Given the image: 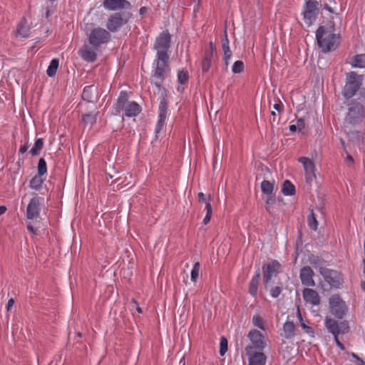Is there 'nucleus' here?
I'll return each instance as SVG.
<instances>
[{"instance_id": "52", "label": "nucleus", "mask_w": 365, "mask_h": 365, "mask_svg": "<svg viewBox=\"0 0 365 365\" xmlns=\"http://www.w3.org/2000/svg\"><path fill=\"white\" fill-rule=\"evenodd\" d=\"M130 304H133V307L135 308L136 311L139 314H141L143 312L142 309L140 308V307L139 306V304H138L135 299H131Z\"/></svg>"}, {"instance_id": "7", "label": "nucleus", "mask_w": 365, "mask_h": 365, "mask_svg": "<svg viewBox=\"0 0 365 365\" xmlns=\"http://www.w3.org/2000/svg\"><path fill=\"white\" fill-rule=\"evenodd\" d=\"M171 36L169 32L163 31L156 38L154 43V49L157 51V55H168V51L170 47Z\"/></svg>"}, {"instance_id": "55", "label": "nucleus", "mask_w": 365, "mask_h": 365, "mask_svg": "<svg viewBox=\"0 0 365 365\" xmlns=\"http://www.w3.org/2000/svg\"><path fill=\"white\" fill-rule=\"evenodd\" d=\"M205 210H206V214L212 215V205L210 202H206Z\"/></svg>"}, {"instance_id": "20", "label": "nucleus", "mask_w": 365, "mask_h": 365, "mask_svg": "<svg viewBox=\"0 0 365 365\" xmlns=\"http://www.w3.org/2000/svg\"><path fill=\"white\" fill-rule=\"evenodd\" d=\"M96 50L92 46L83 45L78 51L79 56L86 61L93 62L96 60Z\"/></svg>"}, {"instance_id": "6", "label": "nucleus", "mask_w": 365, "mask_h": 365, "mask_svg": "<svg viewBox=\"0 0 365 365\" xmlns=\"http://www.w3.org/2000/svg\"><path fill=\"white\" fill-rule=\"evenodd\" d=\"M89 43L96 49L101 47L102 44L107 43L111 39L110 33L101 27L93 29L88 35Z\"/></svg>"}, {"instance_id": "61", "label": "nucleus", "mask_w": 365, "mask_h": 365, "mask_svg": "<svg viewBox=\"0 0 365 365\" xmlns=\"http://www.w3.org/2000/svg\"><path fill=\"white\" fill-rule=\"evenodd\" d=\"M27 229L31 232L36 233V230H35L34 227L31 225H27Z\"/></svg>"}, {"instance_id": "28", "label": "nucleus", "mask_w": 365, "mask_h": 365, "mask_svg": "<svg viewBox=\"0 0 365 365\" xmlns=\"http://www.w3.org/2000/svg\"><path fill=\"white\" fill-rule=\"evenodd\" d=\"M325 325L329 331L334 336L339 335V323L336 320L327 318L325 320Z\"/></svg>"}, {"instance_id": "25", "label": "nucleus", "mask_w": 365, "mask_h": 365, "mask_svg": "<svg viewBox=\"0 0 365 365\" xmlns=\"http://www.w3.org/2000/svg\"><path fill=\"white\" fill-rule=\"evenodd\" d=\"M30 26L26 18H23L17 26V34L23 38L29 36Z\"/></svg>"}, {"instance_id": "17", "label": "nucleus", "mask_w": 365, "mask_h": 365, "mask_svg": "<svg viewBox=\"0 0 365 365\" xmlns=\"http://www.w3.org/2000/svg\"><path fill=\"white\" fill-rule=\"evenodd\" d=\"M103 7L110 11L130 9V3L127 0H103Z\"/></svg>"}, {"instance_id": "27", "label": "nucleus", "mask_w": 365, "mask_h": 365, "mask_svg": "<svg viewBox=\"0 0 365 365\" xmlns=\"http://www.w3.org/2000/svg\"><path fill=\"white\" fill-rule=\"evenodd\" d=\"M260 279V272L258 269L256 274L253 276L249 287V292L254 297L257 292L259 281Z\"/></svg>"}, {"instance_id": "12", "label": "nucleus", "mask_w": 365, "mask_h": 365, "mask_svg": "<svg viewBox=\"0 0 365 365\" xmlns=\"http://www.w3.org/2000/svg\"><path fill=\"white\" fill-rule=\"evenodd\" d=\"M319 3L316 0H308L304 10V19L308 25H311L316 19Z\"/></svg>"}, {"instance_id": "31", "label": "nucleus", "mask_w": 365, "mask_h": 365, "mask_svg": "<svg viewBox=\"0 0 365 365\" xmlns=\"http://www.w3.org/2000/svg\"><path fill=\"white\" fill-rule=\"evenodd\" d=\"M98 112L96 113H90L82 115V122L85 125L92 126L96 122V115Z\"/></svg>"}, {"instance_id": "8", "label": "nucleus", "mask_w": 365, "mask_h": 365, "mask_svg": "<svg viewBox=\"0 0 365 365\" xmlns=\"http://www.w3.org/2000/svg\"><path fill=\"white\" fill-rule=\"evenodd\" d=\"M330 310L332 314L339 319H342L346 314L347 307L345 302L338 294L329 298Z\"/></svg>"}, {"instance_id": "4", "label": "nucleus", "mask_w": 365, "mask_h": 365, "mask_svg": "<svg viewBox=\"0 0 365 365\" xmlns=\"http://www.w3.org/2000/svg\"><path fill=\"white\" fill-rule=\"evenodd\" d=\"M364 101L352 99L346 103L347 113L344 118L345 127L356 126L363 122L365 118Z\"/></svg>"}, {"instance_id": "41", "label": "nucleus", "mask_w": 365, "mask_h": 365, "mask_svg": "<svg viewBox=\"0 0 365 365\" xmlns=\"http://www.w3.org/2000/svg\"><path fill=\"white\" fill-rule=\"evenodd\" d=\"M245 65L242 61H237L234 63L232 71L234 73H240L244 71Z\"/></svg>"}, {"instance_id": "39", "label": "nucleus", "mask_w": 365, "mask_h": 365, "mask_svg": "<svg viewBox=\"0 0 365 365\" xmlns=\"http://www.w3.org/2000/svg\"><path fill=\"white\" fill-rule=\"evenodd\" d=\"M252 324L255 327H256L262 330H264V321L259 315L256 314V315L253 316Z\"/></svg>"}, {"instance_id": "13", "label": "nucleus", "mask_w": 365, "mask_h": 365, "mask_svg": "<svg viewBox=\"0 0 365 365\" xmlns=\"http://www.w3.org/2000/svg\"><path fill=\"white\" fill-rule=\"evenodd\" d=\"M280 268V264L277 260H273L267 265L263 266V282L266 289H269L268 284L272 275L277 272Z\"/></svg>"}, {"instance_id": "54", "label": "nucleus", "mask_w": 365, "mask_h": 365, "mask_svg": "<svg viewBox=\"0 0 365 365\" xmlns=\"http://www.w3.org/2000/svg\"><path fill=\"white\" fill-rule=\"evenodd\" d=\"M273 107H274V108L275 110H277V111L281 112V111H282V107H283V105H282V102H281L279 100H278V102H277V103H276L274 105V106H273Z\"/></svg>"}, {"instance_id": "38", "label": "nucleus", "mask_w": 365, "mask_h": 365, "mask_svg": "<svg viewBox=\"0 0 365 365\" xmlns=\"http://www.w3.org/2000/svg\"><path fill=\"white\" fill-rule=\"evenodd\" d=\"M47 172L46 162L43 158H40L38 163V175L43 176Z\"/></svg>"}, {"instance_id": "42", "label": "nucleus", "mask_w": 365, "mask_h": 365, "mask_svg": "<svg viewBox=\"0 0 365 365\" xmlns=\"http://www.w3.org/2000/svg\"><path fill=\"white\" fill-rule=\"evenodd\" d=\"M227 340L225 337L222 336L220 338V354L224 356L227 351Z\"/></svg>"}, {"instance_id": "10", "label": "nucleus", "mask_w": 365, "mask_h": 365, "mask_svg": "<svg viewBox=\"0 0 365 365\" xmlns=\"http://www.w3.org/2000/svg\"><path fill=\"white\" fill-rule=\"evenodd\" d=\"M319 272L324 280L331 287L338 288L341 285V277L340 273L337 271L320 267Z\"/></svg>"}, {"instance_id": "60", "label": "nucleus", "mask_w": 365, "mask_h": 365, "mask_svg": "<svg viewBox=\"0 0 365 365\" xmlns=\"http://www.w3.org/2000/svg\"><path fill=\"white\" fill-rule=\"evenodd\" d=\"M289 130L291 132H296L297 130H298V128L297 127V125L296 124H292V125H289Z\"/></svg>"}, {"instance_id": "1", "label": "nucleus", "mask_w": 365, "mask_h": 365, "mask_svg": "<svg viewBox=\"0 0 365 365\" xmlns=\"http://www.w3.org/2000/svg\"><path fill=\"white\" fill-rule=\"evenodd\" d=\"M168 71L163 68H156L152 76L151 83L162 91V96L159 104L158 120L155 127V133H158L163 128L167 117L168 101L166 100V90L162 87V84Z\"/></svg>"}, {"instance_id": "48", "label": "nucleus", "mask_w": 365, "mask_h": 365, "mask_svg": "<svg viewBox=\"0 0 365 365\" xmlns=\"http://www.w3.org/2000/svg\"><path fill=\"white\" fill-rule=\"evenodd\" d=\"M309 262L312 265L317 267L322 263V260L319 257L313 255L309 257Z\"/></svg>"}, {"instance_id": "64", "label": "nucleus", "mask_w": 365, "mask_h": 365, "mask_svg": "<svg viewBox=\"0 0 365 365\" xmlns=\"http://www.w3.org/2000/svg\"><path fill=\"white\" fill-rule=\"evenodd\" d=\"M271 115L273 116L272 121L275 122L276 121V113L274 111H272Z\"/></svg>"}, {"instance_id": "3", "label": "nucleus", "mask_w": 365, "mask_h": 365, "mask_svg": "<svg viewBox=\"0 0 365 365\" xmlns=\"http://www.w3.org/2000/svg\"><path fill=\"white\" fill-rule=\"evenodd\" d=\"M363 81V76L358 75L354 71H351L346 75V84L342 91V95L346 99H350L356 95H359L356 101H365V89L361 88Z\"/></svg>"}, {"instance_id": "62", "label": "nucleus", "mask_w": 365, "mask_h": 365, "mask_svg": "<svg viewBox=\"0 0 365 365\" xmlns=\"http://www.w3.org/2000/svg\"><path fill=\"white\" fill-rule=\"evenodd\" d=\"M140 11V15H143L144 14H145V13L147 12V8H146V7H145V6L141 7V8L140 9V11Z\"/></svg>"}, {"instance_id": "21", "label": "nucleus", "mask_w": 365, "mask_h": 365, "mask_svg": "<svg viewBox=\"0 0 365 365\" xmlns=\"http://www.w3.org/2000/svg\"><path fill=\"white\" fill-rule=\"evenodd\" d=\"M303 298L307 303L318 305L320 303L319 294L312 289L305 288L303 290Z\"/></svg>"}, {"instance_id": "56", "label": "nucleus", "mask_w": 365, "mask_h": 365, "mask_svg": "<svg viewBox=\"0 0 365 365\" xmlns=\"http://www.w3.org/2000/svg\"><path fill=\"white\" fill-rule=\"evenodd\" d=\"M198 200L200 202H205L206 197L203 192H199L197 195Z\"/></svg>"}, {"instance_id": "16", "label": "nucleus", "mask_w": 365, "mask_h": 365, "mask_svg": "<svg viewBox=\"0 0 365 365\" xmlns=\"http://www.w3.org/2000/svg\"><path fill=\"white\" fill-rule=\"evenodd\" d=\"M298 161L303 165L307 181H312L313 178H315V165L314 162L307 157H300Z\"/></svg>"}, {"instance_id": "58", "label": "nucleus", "mask_w": 365, "mask_h": 365, "mask_svg": "<svg viewBox=\"0 0 365 365\" xmlns=\"http://www.w3.org/2000/svg\"><path fill=\"white\" fill-rule=\"evenodd\" d=\"M211 216H212V215L206 214V215L203 220V223L205 225H207L210 221Z\"/></svg>"}, {"instance_id": "30", "label": "nucleus", "mask_w": 365, "mask_h": 365, "mask_svg": "<svg viewBox=\"0 0 365 365\" xmlns=\"http://www.w3.org/2000/svg\"><path fill=\"white\" fill-rule=\"evenodd\" d=\"M353 67L365 68V54L354 56L351 62Z\"/></svg>"}, {"instance_id": "32", "label": "nucleus", "mask_w": 365, "mask_h": 365, "mask_svg": "<svg viewBox=\"0 0 365 365\" xmlns=\"http://www.w3.org/2000/svg\"><path fill=\"white\" fill-rule=\"evenodd\" d=\"M262 192L267 195H273L274 185L269 180H263L261 183Z\"/></svg>"}, {"instance_id": "47", "label": "nucleus", "mask_w": 365, "mask_h": 365, "mask_svg": "<svg viewBox=\"0 0 365 365\" xmlns=\"http://www.w3.org/2000/svg\"><path fill=\"white\" fill-rule=\"evenodd\" d=\"M269 291L272 297L274 298H277L282 292V287L276 286L274 287L270 288Z\"/></svg>"}, {"instance_id": "15", "label": "nucleus", "mask_w": 365, "mask_h": 365, "mask_svg": "<svg viewBox=\"0 0 365 365\" xmlns=\"http://www.w3.org/2000/svg\"><path fill=\"white\" fill-rule=\"evenodd\" d=\"M43 199L34 197L31 199L26 209V216L28 219L36 218L39 215L40 204Z\"/></svg>"}, {"instance_id": "50", "label": "nucleus", "mask_w": 365, "mask_h": 365, "mask_svg": "<svg viewBox=\"0 0 365 365\" xmlns=\"http://www.w3.org/2000/svg\"><path fill=\"white\" fill-rule=\"evenodd\" d=\"M232 55V52L224 53L223 58H224L225 65L226 68H227V66L229 65V61L231 58Z\"/></svg>"}, {"instance_id": "51", "label": "nucleus", "mask_w": 365, "mask_h": 365, "mask_svg": "<svg viewBox=\"0 0 365 365\" xmlns=\"http://www.w3.org/2000/svg\"><path fill=\"white\" fill-rule=\"evenodd\" d=\"M296 125H297V127L299 131L303 130L305 127L304 120L302 118L298 119Z\"/></svg>"}, {"instance_id": "33", "label": "nucleus", "mask_w": 365, "mask_h": 365, "mask_svg": "<svg viewBox=\"0 0 365 365\" xmlns=\"http://www.w3.org/2000/svg\"><path fill=\"white\" fill-rule=\"evenodd\" d=\"M58 65H59L58 59L53 58L51 60V61L47 68V71H46V73L49 77H52L56 73Z\"/></svg>"}, {"instance_id": "24", "label": "nucleus", "mask_w": 365, "mask_h": 365, "mask_svg": "<svg viewBox=\"0 0 365 365\" xmlns=\"http://www.w3.org/2000/svg\"><path fill=\"white\" fill-rule=\"evenodd\" d=\"M295 335V325L292 322H287L283 326V330L281 336L286 339H292Z\"/></svg>"}, {"instance_id": "59", "label": "nucleus", "mask_w": 365, "mask_h": 365, "mask_svg": "<svg viewBox=\"0 0 365 365\" xmlns=\"http://www.w3.org/2000/svg\"><path fill=\"white\" fill-rule=\"evenodd\" d=\"M28 148H29V145H28L27 144H25V145H24L23 146H21V147L20 148V149H19V152H20L21 153H22V154H23V153H26V150H27V149H28Z\"/></svg>"}, {"instance_id": "46", "label": "nucleus", "mask_w": 365, "mask_h": 365, "mask_svg": "<svg viewBox=\"0 0 365 365\" xmlns=\"http://www.w3.org/2000/svg\"><path fill=\"white\" fill-rule=\"evenodd\" d=\"M275 202V196L273 195H267L266 200V205L265 208L267 211L270 212V207Z\"/></svg>"}, {"instance_id": "63", "label": "nucleus", "mask_w": 365, "mask_h": 365, "mask_svg": "<svg viewBox=\"0 0 365 365\" xmlns=\"http://www.w3.org/2000/svg\"><path fill=\"white\" fill-rule=\"evenodd\" d=\"M6 211V207L5 206H0V216L4 214Z\"/></svg>"}, {"instance_id": "2", "label": "nucleus", "mask_w": 365, "mask_h": 365, "mask_svg": "<svg viewBox=\"0 0 365 365\" xmlns=\"http://www.w3.org/2000/svg\"><path fill=\"white\" fill-rule=\"evenodd\" d=\"M334 26H320L316 31L319 47L324 53L335 50L339 44V36L334 34Z\"/></svg>"}, {"instance_id": "22", "label": "nucleus", "mask_w": 365, "mask_h": 365, "mask_svg": "<svg viewBox=\"0 0 365 365\" xmlns=\"http://www.w3.org/2000/svg\"><path fill=\"white\" fill-rule=\"evenodd\" d=\"M128 103V101L127 93L124 91L120 92L117 102L114 106L115 113L120 114L121 111L125 110Z\"/></svg>"}, {"instance_id": "5", "label": "nucleus", "mask_w": 365, "mask_h": 365, "mask_svg": "<svg viewBox=\"0 0 365 365\" xmlns=\"http://www.w3.org/2000/svg\"><path fill=\"white\" fill-rule=\"evenodd\" d=\"M132 14L129 11H119L112 14L109 16L106 26L107 30L110 33H115L120 29L128 24Z\"/></svg>"}, {"instance_id": "49", "label": "nucleus", "mask_w": 365, "mask_h": 365, "mask_svg": "<svg viewBox=\"0 0 365 365\" xmlns=\"http://www.w3.org/2000/svg\"><path fill=\"white\" fill-rule=\"evenodd\" d=\"M351 356L355 359L354 361L355 365H365L364 360L359 358L356 354L352 353Z\"/></svg>"}, {"instance_id": "29", "label": "nucleus", "mask_w": 365, "mask_h": 365, "mask_svg": "<svg viewBox=\"0 0 365 365\" xmlns=\"http://www.w3.org/2000/svg\"><path fill=\"white\" fill-rule=\"evenodd\" d=\"M282 192L284 195H293L295 194V187L289 180H286L283 182Z\"/></svg>"}, {"instance_id": "37", "label": "nucleus", "mask_w": 365, "mask_h": 365, "mask_svg": "<svg viewBox=\"0 0 365 365\" xmlns=\"http://www.w3.org/2000/svg\"><path fill=\"white\" fill-rule=\"evenodd\" d=\"M189 79L188 72L185 70H180L178 73V81L181 85H185Z\"/></svg>"}, {"instance_id": "14", "label": "nucleus", "mask_w": 365, "mask_h": 365, "mask_svg": "<svg viewBox=\"0 0 365 365\" xmlns=\"http://www.w3.org/2000/svg\"><path fill=\"white\" fill-rule=\"evenodd\" d=\"M215 50V44L210 41L209 46L205 51L204 57L202 61V71L203 73L209 71L214 58Z\"/></svg>"}, {"instance_id": "18", "label": "nucleus", "mask_w": 365, "mask_h": 365, "mask_svg": "<svg viewBox=\"0 0 365 365\" xmlns=\"http://www.w3.org/2000/svg\"><path fill=\"white\" fill-rule=\"evenodd\" d=\"M314 272L309 266L303 267L300 270V279L302 284L307 287H314L315 282L313 279Z\"/></svg>"}, {"instance_id": "57", "label": "nucleus", "mask_w": 365, "mask_h": 365, "mask_svg": "<svg viewBox=\"0 0 365 365\" xmlns=\"http://www.w3.org/2000/svg\"><path fill=\"white\" fill-rule=\"evenodd\" d=\"M14 304V299L11 298L9 301H8V303L6 304V310L8 312H9L11 309V307H13Z\"/></svg>"}, {"instance_id": "53", "label": "nucleus", "mask_w": 365, "mask_h": 365, "mask_svg": "<svg viewBox=\"0 0 365 365\" xmlns=\"http://www.w3.org/2000/svg\"><path fill=\"white\" fill-rule=\"evenodd\" d=\"M334 341H336V344L337 346L341 349V350H344L345 349L344 344L339 340L338 335H334Z\"/></svg>"}, {"instance_id": "40", "label": "nucleus", "mask_w": 365, "mask_h": 365, "mask_svg": "<svg viewBox=\"0 0 365 365\" xmlns=\"http://www.w3.org/2000/svg\"><path fill=\"white\" fill-rule=\"evenodd\" d=\"M200 269V262H197L195 263L191 271V280L194 282L197 281V279L199 276V272Z\"/></svg>"}, {"instance_id": "44", "label": "nucleus", "mask_w": 365, "mask_h": 365, "mask_svg": "<svg viewBox=\"0 0 365 365\" xmlns=\"http://www.w3.org/2000/svg\"><path fill=\"white\" fill-rule=\"evenodd\" d=\"M341 143L344 147V151L346 152V158H345L344 161L345 163L349 165V166H351L354 164V160L353 158V157L347 152V150H346V148H345V143H344V140L343 139H341Z\"/></svg>"}, {"instance_id": "43", "label": "nucleus", "mask_w": 365, "mask_h": 365, "mask_svg": "<svg viewBox=\"0 0 365 365\" xmlns=\"http://www.w3.org/2000/svg\"><path fill=\"white\" fill-rule=\"evenodd\" d=\"M222 47L223 53L232 52L229 46V39L227 38V31H225L224 38L222 40Z\"/></svg>"}, {"instance_id": "26", "label": "nucleus", "mask_w": 365, "mask_h": 365, "mask_svg": "<svg viewBox=\"0 0 365 365\" xmlns=\"http://www.w3.org/2000/svg\"><path fill=\"white\" fill-rule=\"evenodd\" d=\"M169 56L168 55H157V58L155 60V63L156 64V68H163L167 71H170V68L168 65Z\"/></svg>"}, {"instance_id": "36", "label": "nucleus", "mask_w": 365, "mask_h": 365, "mask_svg": "<svg viewBox=\"0 0 365 365\" xmlns=\"http://www.w3.org/2000/svg\"><path fill=\"white\" fill-rule=\"evenodd\" d=\"M43 147V140L38 138L36 140L34 147L31 149L30 153L32 155H37L39 154V151Z\"/></svg>"}, {"instance_id": "23", "label": "nucleus", "mask_w": 365, "mask_h": 365, "mask_svg": "<svg viewBox=\"0 0 365 365\" xmlns=\"http://www.w3.org/2000/svg\"><path fill=\"white\" fill-rule=\"evenodd\" d=\"M124 110L125 115L127 117H135L140 113L141 109L140 106L136 102L128 101Z\"/></svg>"}, {"instance_id": "45", "label": "nucleus", "mask_w": 365, "mask_h": 365, "mask_svg": "<svg viewBox=\"0 0 365 365\" xmlns=\"http://www.w3.org/2000/svg\"><path fill=\"white\" fill-rule=\"evenodd\" d=\"M349 327L346 321L341 322L340 323H339V334H346L349 331Z\"/></svg>"}, {"instance_id": "19", "label": "nucleus", "mask_w": 365, "mask_h": 365, "mask_svg": "<svg viewBox=\"0 0 365 365\" xmlns=\"http://www.w3.org/2000/svg\"><path fill=\"white\" fill-rule=\"evenodd\" d=\"M82 98L89 103L96 102L98 99V91L94 85L86 86L82 93Z\"/></svg>"}, {"instance_id": "35", "label": "nucleus", "mask_w": 365, "mask_h": 365, "mask_svg": "<svg viewBox=\"0 0 365 365\" xmlns=\"http://www.w3.org/2000/svg\"><path fill=\"white\" fill-rule=\"evenodd\" d=\"M43 182V180L41 178V176H40L38 175H35L30 180V187L32 189H34V190H39L41 187Z\"/></svg>"}, {"instance_id": "9", "label": "nucleus", "mask_w": 365, "mask_h": 365, "mask_svg": "<svg viewBox=\"0 0 365 365\" xmlns=\"http://www.w3.org/2000/svg\"><path fill=\"white\" fill-rule=\"evenodd\" d=\"M247 337L250 341V344L247 345L246 347H251L252 350H263L267 342L264 336L257 329H251Z\"/></svg>"}, {"instance_id": "11", "label": "nucleus", "mask_w": 365, "mask_h": 365, "mask_svg": "<svg viewBox=\"0 0 365 365\" xmlns=\"http://www.w3.org/2000/svg\"><path fill=\"white\" fill-rule=\"evenodd\" d=\"M263 350H252L251 347H245L246 355L250 365H265L267 356Z\"/></svg>"}, {"instance_id": "34", "label": "nucleus", "mask_w": 365, "mask_h": 365, "mask_svg": "<svg viewBox=\"0 0 365 365\" xmlns=\"http://www.w3.org/2000/svg\"><path fill=\"white\" fill-rule=\"evenodd\" d=\"M307 222L308 225L310 227V229L316 231L318 228V222L317 220L316 215L314 212L313 210H310V214L307 217Z\"/></svg>"}]
</instances>
